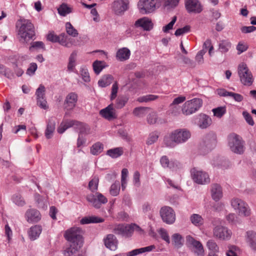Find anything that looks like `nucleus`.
Wrapping results in <instances>:
<instances>
[{"label": "nucleus", "mask_w": 256, "mask_h": 256, "mask_svg": "<svg viewBox=\"0 0 256 256\" xmlns=\"http://www.w3.org/2000/svg\"><path fill=\"white\" fill-rule=\"evenodd\" d=\"M64 237L68 242V246L64 250V256H78V251L82 246V230L78 227H72L66 230Z\"/></svg>", "instance_id": "1"}, {"label": "nucleus", "mask_w": 256, "mask_h": 256, "mask_svg": "<svg viewBox=\"0 0 256 256\" xmlns=\"http://www.w3.org/2000/svg\"><path fill=\"white\" fill-rule=\"evenodd\" d=\"M16 31L17 38L21 44H28L30 40L36 38L34 26L29 20H18L16 23Z\"/></svg>", "instance_id": "2"}, {"label": "nucleus", "mask_w": 256, "mask_h": 256, "mask_svg": "<svg viewBox=\"0 0 256 256\" xmlns=\"http://www.w3.org/2000/svg\"><path fill=\"white\" fill-rule=\"evenodd\" d=\"M190 133L184 129L174 130L164 138V144L167 147L174 148L176 144L186 142L190 137Z\"/></svg>", "instance_id": "3"}, {"label": "nucleus", "mask_w": 256, "mask_h": 256, "mask_svg": "<svg viewBox=\"0 0 256 256\" xmlns=\"http://www.w3.org/2000/svg\"><path fill=\"white\" fill-rule=\"evenodd\" d=\"M228 144L230 150L236 154H242L244 152V142L242 138L236 134L228 136Z\"/></svg>", "instance_id": "4"}, {"label": "nucleus", "mask_w": 256, "mask_h": 256, "mask_svg": "<svg viewBox=\"0 0 256 256\" xmlns=\"http://www.w3.org/2000/svg\"><path fill=\"white\" fill-rule=\"evenodd\" d=\"M231 206L238 211L239 216L244 217H248L251 214V210L248 204L244 200L234 198L230 200Z\"/></svg>", "instance_id": "5"}, {"label": "nucleus", "mask_w": 256, "mask_h": 256, "mask_svg": "<svg viewBox=\"0 0 256 256\" xmlns=\"http://www.w3.org/2000/svg\"><path fill=\"white\" fill-rule=\"evenodd\" d=\"M238 72L242 84L246 86L252 85L254 82L253 76L246 64L242 62L239 64Z\"/></svg>", "instance_id": "6"}, {"label": "nucleus", "mask_w": 256, "mask_h": 256, "mask_svg": "<svg viewBox=\"0 0 256 256\" xmlns=\"http://www.w3.org/2000/svg\"><path fill=\"white\" fill-rule=\"evenodd\" d=\"M202 100L199 98H194L186 101L182 106V112L188 116L197 112L202 106Z\"/></svg>", "instance_id": "7"}, {"label": "nucleus", "mask_w": 256, "mask_h": 256, "mask_svg": "<svg viewBox=\"0 0 256 256\" xmlns=\"http://www.w3.org/2000/svg\"><path fill=\"white\" fill-rule=\"evenodd\" d=\"M162 221L168 224H172L176 220V214L174 210L168 206H164L160 210Z\"/></svg>", "instance_id": "8"}, {"label": "nucleus", "mask_w": 256, "mask_h": 256, "mask_svg": "<svg viewBox=\"0 0 256 256\" xmlns=\"http://www.w3.org/2000/svg\"><path fill=\"white\" fill-rule=\"evenodd\" d=\"M86 200L96 208H100L102 204L108 202L107 198L102 194L98 192H96L94 194H88L86 196Z\"/></svg>", "instance_id": "9"}, {"label": "nucleus", "mask_w": 256, "mask_h": 256, "mask_svg": "<svg viewBox=\"0 0 256 256\" xmlns=\"http://www.w3.org/2000/svg\"><path fill=\"white\" fill-rule=\"evenodd\" d=\"M190 172L192 178L195 182L202 184L210 182V179L206 172L198 170L195 168H192Z\"/></svg>", "instance_id": "10"}, {"label": "nucleus", "mask_w": 256, "mask_h": 256, "mask_svg": "<svg viewBox=\"0 0 256 256\" xmlns=\"http://www.w3.org/2000/svg\"><path fill=\"white\" fill-rule=\"evenodd\" d=\"M186 244L188 246H192L194 250V252L196 256H204V249L202 243L196 240L191 236H186Z\"/></svg>", "instance_id": "11"}, {"label": "nucleus", "mask_w": 256, "mask_h": 256, "mask_svg": "<svg viewBox=\"0 0 256 256\" xmlns=\"http://www.w3.org/2000/svg\"><path fill=\"white\" fill-rule=\"evenodd\" d=\"M46 88L44 86L40 84L36 92L37 104L42 108L47 110L48 108L45 96Z\"/></svg>", "instance_id": "12"}, {"label": "nucleus", "mask_w": 256, "mask_h": 256, "mask_svg": "<svg viewBox=\"0 0 256 256\" xmlns=\"http://www.w3.org/2000/svg\"><path fill=\"white\" fill-rule=\"evenodd\" d=\"M156 4L154 0H140L138 6L140 12L146 14L154 11Z\"/></svg>", "instance_id": "13"}, {"label": "nucleus", "mask_w": 256, "mask_h": 256, "mask_svg": "<svg viewBox=\"0 0 256 256\" xmlns=\"http://www.w3.org/2000/svg\"><path fill=\"white\" fill-rule=\"evenodd\" d=\"M232 234L230 230L223 226H217L214 229V236L220 240H229L231 238Z\"/></svg>", "instance_id": "14"}, {"label": "nucleus", "mask_w": 256, "mask_h": 256, "mask_svg": "<svg viewBox=\"0 0 256 256\" xmlns=\"http://www.w3.org/2000/svg\"><path fill=\"white\" fill-rule=\"evenodd\" d=\"M99 114L102 117L108 120L117 118L116 110L114 108L113 104H110L106 108L100 110Z\"/></svg>", "instance_id": "15"}, {"label": "nucleus", "mask_w": 256, "mask_h": 256, "mask_svg": "<svg viewBox=\"0 0 256 256\" xmlns=\"http://www.w3.org/2000/svg\"><path fill=\"white\" fill-rule=\"evenodd\" d=\"M113 232L116 234L129 237L132 234V228L130 224H119L114 226Z\"/></svg>", "instance_id": "16"}, {"label": "nucleus", "mask_w": 256, "mask_h": 256, "mask_svg": "<svg viewBox=\"0 0 256 256\" xmlns=\"http://www.w3.org/2000/svg\"><path fill=\"white\" fill-rule=\"evenodd\" d=\"M244 240L250 250L256 252V232L252 230L246 231L244 235Z\"/></svg>", "instance_id": "17"}, {"label": "nucleus", "mask_w": 256, "mask_h": 256, "mask_svg": "<svg viewBox=\"0 0 256 256\" xmlns=\"http://www.w3.org/2000/svg\"><path fill=\"white\" fill-rule=\"evenodd\" d=\"M128 0H116L112 4V9L116 14H123L128 9Z\"/></svg>", "instance_id": "18"}, {"label": "nucleus", "mask_w": 256, "mask_h": 256, "mask_svg": "<svg viewBox=\"0 0 256 256\" xmlns=\"http://www.w3.org/2000/svg\"><path fill=\"white\" fill-rule=\"evenodd\" d=\"M25 217L29 223L37 222L41 219V214L38 210L34 208H30L26 210Z\"/></svg>", "instance_id": "19"}, {"label": "nucleus", "mask_w": 256, "mask_h": 256, "mask_svg": "<svg viewBox=\"0 0 256 256\" xmlns=\"http://www.w3.org/2000/svg\"><path fill=\"white\" fill-rule=\"evenodd\" d=\"M185 4L188 12L200 13L202 11V6L198 0H186Z\"/></svg>", "instance_id": "20"}, {"label": "nucleus", "mask_w": 256, "mask_h": 256, "mask_svg": "<svg viewBox=\"0 0 256 256\" xmlns=\"http://www.w3.org/2000/svg\"><path fill=\"white\" fill-rule=\"evenodd\" d=\"M134 26L136 28H141L144 30L149 31L153 28L152 21L146 17L138 19L136 21Z\"/></svg>", "instance_id": "21"}, {"label": "nucleus", "mask_w": 256, "mask_h": 256, "mask_svg": "<svg viewBox=\"0 0 256 256\" xmlns=\"http://www.w3.org/2000/svg\"><path fill=\"white\" fill-rule=\"evenodd\" d=\"M78 102V95L75 92L68 94L64 100V106L68 110H72Z\"/></svg>", "instance_id": "22"}, {"label": "nucleus", "mask_w": 256, "mask_h": 256, "mask_svg": "<svg viewBox=\"0 0 256 256\" xmlns=\"http://www.w3.org/2000/svg\"><path fill=\"white\" fill-rule=\"evenodd\" d=\"M211 196L216 202H218L223 196L221 186L218 184H214L211 186Z\"/></svg>", "instance_id": "23"}, {"label": "nucleus", "mask_w": 256, "mask_h": 256, "mask_svg": "<svg viewBox=\"0 0 256 256\" xmlns=\"http://www.w3.org/2000/svg\"><path fill=\"white\" fill-rule=\"evenodd\" d=\"M160 162L162 167L169 168L172 170H176L178 165V162L176 160H170L166 156H164L160 158Z\"/></svg>", "instance_id": "24"}, {"label": "nucleus", "mask_w": 256, "mask_h": 256, "mask_svg": "<svg viewBox=\"0 0 256 256\" xmlns=\"http://www.w3.org/2000/svg\"><path fill=\"white\" fill-rule=\"evenodd\" d=\"M104 242L106 246L110 250H115L117 248L118 240L114 234H108Z\"/></svg>", "instance_id": "25"}, {"label": "nucleus", "mask_w": 256, "mask_h": 256, "mask_svg": "<svg viewBox=\"0 0 256 256\" xmlns=\"http://www.w3.org/2000/svg\"><path fill=\"white\" fill-rule=\"evenodd\" d=\"M42 231V226L35 225L32 226L28 232V236L30 240H34L38 238Z\"/></svg>", "instance_id": "26"}, {"label": "nucleus", "mask_w": 256, "mask_h": 256, "mask_svg": "<svg viewBox=\"0 0 256 256\" xmlns=\"http://www.w3.org/2000/svg\"><path fill=\"white\" fill-rule=\"evenodd\" d=\"M212 124L211 118L205 114H200L199 115L198 125L201 128H206Z\"/></svg>", "instance_id": "27"}, {"label": "nucleus", "mask_w": 256, "mask_h": 256, "mask_svg": "<svg viewBox=\"0 0 256 256\" xmlns=\"http://www.w3.org/2000/svg\"><path fill=\"white\" fill-rule=\"evenodd\" d=\"M130 50L126 48H122L118 50L116 57L120 61H124L130 58Z\"/></svg>", "instance_id": "28"}, {"label": "nucleus", "mask_w": 256, "mask_h": 256, "mask_svg": "<svg viewBox=\"0 0 256 256\" xmlns=\"http://www.w3.org/2000/svg\"><path fill=\"white\" fill-rule=\"evenodd\" d=\"M56 122L54 118H51L48 120L45 132L46 137L48 139L50 138L55 130Z\"/></svg>", "instance_id": "29"}, {"label": "nucleus", "mask_w": 256, "mask_h": 256, "mask_svg": "<svg viewBox=\"0 0 256 256\" xmlns=\"http://www.w3.org/2000/svg\"><path fill=\"white\" fill-rule=\"evenodd\" d=\"M70 122L72 127H74L80 134L86 133V130L88 129L87 124L75 120H70Z\"/></svg>", "instance_id": "30"}, {"label": "nucleus", "mask_w": 256, "mask_h": 256, "mask_svg": "<svg viewBox=\"0 0 256 256\" xmlns=\"http://www.w3.org/2000/svg\"><path fill=\"white\" fill-rule=\"evenodd\" d=\"M154 248L155 246L154 245H151L148 246L135 249L128 252V256H135L145 252H151Z\"/></svg>", "instance_id": "31"}, {"label": "nucleus", "mask_w": 256, "mask_h": 256, "mask_svg": "<svg viewBox=\"0 0 256 256\" xmlns=\"http://www.w3.org/2000/svg\"><path fill=\"white\" fill-rule=\"evenodd\" d=\"M123 154L124 149L122 147L111 148L106 152V154L113 158H118L122 156Z\"/></svg>", "instance_id": "32"}, {"label": "nucleus", "mask_w": 256, "mask_h": 256, "mask_svg": "<svg viewBox=\"0 0 256 256\" xmlns=\"http://www.w3.org/2000/svg\"><path fill=\"white\" fill-rule=\"evenodd\" d=\"M104 221V220L102 218L96 216H92L83 218L80 220V222L82 224H85L90 223H100Z\"/></svg>", "instance_id": "33"}, {"label": "nucleus", "mask_w": 256, "mask_h": 256, "mask_svg": "<svg viewBox=\"0 0 256 256\" xmlns=\"http://www.w3.org/2000/svg\"><path fill=\"white\" fill-rule=\"evenodd\" d=\"M129 98L126 96H119L115 102V108L117 109L123 108L128 102Z\"/></svg>", "instance_id": "34"}, {"label": "nucleus", "mask_w": 256, "mask_h": 256, "mask_svg": "<svg viewBox=\"0 0 256 256\" xmlns=\"http://www.w3.org/2000/svg\"><path fill=\"white\" fill-rule=\"evenodd\" d=\"M77 56V52L76 51H74L70 55L68 58V70L71 72H73L76 66V59Z\"/></svg>", "instance_id": "35"}, {"label": "nucleus", "mask_w": 256, "mask_h": 256, "mask_svg": "<svg viewBox=\"0 0 256 256\" xmlns=\"http://www.w3.org/2000/svg\"><path fill=\"white\" fill-rule=\"evenodd\" d=\"M113 77L112 76L108 74L104 76L98 82V84L100 86L104 88L106 87L112 82Z\"/></svg>", "instance_id": "36"}, {"label": "nucleus", "mask_w": 256, "mask_h": 256, "mask_svg": "<svg viewBox=\"0 0 256 256\" xmlns=\"http://www.w3.org/2000/svg\"><path fill=\"white\" fill-rule=\"evenodd\" d=\"M98 177L96 176H93L88 183V188L92 192H94L98 190Z\"/></svg>", "instance_id": "37"}, {"label": "nucleus", "mask_w": 256, "mask_h": 256, "mask_svg": "<svg viewBox=\"0 0 256 256\" xmlns=\"http://www.w3.org/2000/svg\"><path fill=\"white\" fill-rule=\"evenodd\" d=\"M58 14L64 16L72 12V8L67 4L63 3L58 8Z\"/></svg>", "instance_id": "38"}, {"label": "nucleus", "mask_w": 256, "mask_h": 256, "mask_svg": "<svg viewBox=\"0 0 256 256\" xmlns=\"http://www.w3.org/2000/svg\"><path fill=\"white\" fill-rule=\"evenodd\" d=\"M12 200L18 206H23L26 204V202L22 196L18 194H14L12 196Z\"/></svg>", "instance_id": "39"}, {"label": "nucleus", "mask_w": 256, "mask_h": 256, "mask_svg": "<svg viewBox=\"0 0 256 256\" xmlns=\"http://www.w3.org/2000/svg\"><path fill=\"white\" fill-rule=\"evenodd\" d=\"M104 149V145L100 142L94 144L90 148V152L93 155H98L101 153Z\"/></svg>", "instance_id": "40"}, {"label": "nucleus", "mask_w": 256, "mask_h": 256, "mask_svg": "<svg viewBox=\"0 0 256 256\" xmlns=\"http://www.w3.org/2000/svg\"><path fill=\"white\" fill-rule=\"evenodd\" d=\"M69 39L70 38H68V36L64 33H62L58 36L57 42L62 46L66 47H70L72 45V44L68 42Z\"/></svg>", "instance_id": "41"}, {"label": "nucleus", "mask_w": 256, "mask_h": 256, "mask_svg": "<svg viewBox=\"0 0 256 256\" xmlns=\"http://www.w3.org/2000/svg\"><path fill=\"white\" fill-rule=\"evenodd\" d=\"M172 242L176 248H180L183 244L182 237L179 234H174L172 236Z\"/></svg>", "instance_id": "42"}, {"label": "nucleus", "mask_w": 256, "mask_h": 256, "mask_svg": "<svg viewBox=\"0 0 256 256\" xmlns=\"http://www.w3.org/2000/svg\"><path fill=\"white\" fill-rule=\"evenodd\" d=\"M70 120H63L62 122L58 128V132L59 134L64 133L68 128H71Z\"/></svg>", "instance_id": "43"}, {"label": "nucleus", "mask_w": 256, "mask_h": 256, "mask_svg": "<svg viewBox=\"0 0 256 256\" xmlns=\"http://www.w3.org/2000/svg\"><path fill=\"white\" fill-rule=\"evenodd\" d=\"M226 252V256H238L241 252L240 248L236 246H229Z\"/></svg>", "instance_id": "44"}, {"label": "nucleus", "mask_w": 256, "mask_h": 256, "mask_svg": "<svg viewBox=\"0 0 256 256\" xmlns=\"http://www.w3.org/2000/svg\"><path fill=\"white\" fill-rule=\"evenodd\" d=\"M190 220L195 226H201L204 222L203 218L198 214H192L190 217Z\"/></svg>", "instance_id": "45"}, {"label": "nucleus", "mask_w": 256, "mask_h": 256, "mask_svg": "<svg viewBox=\"0 0 256 256\" xmlns=\"http://www.w3.org/2000/svg\"><path fill=\"white\" fill-rule=\"evenodd\" d=\"M231 48V43L228 40H222L219 44V50L222 53L228 52Z\"/></svg>", "instance_id": "46"}, {"label": "nucleus", "mask_w": 256, "mask_h": 256, "mask_svg": "<svg viewBox=\"0 0 256 256\" xmlns=\"http://www.w3.org/2000/svg\"><path fill=\"white\" fill-rule=\"evenodd\" d=\"M150 110L148 107H137L134 110L133 114L136 116L142 117L146 114V110Z\"/></svg>", "instance_id": "47"}, {"label": "nucleus", "mask_w": 256, "mask_h": 256, "mask_svg": "<svg viewBox=\"0 0 256 256\" xmlns=\"http://www.w3.org/2000/svg\"><path fill=\"white\" fill-rule=\"evenodd\" d=\"M104 62L102 61L96 60L92 64L93 69L94 72L98 74L104 68Z\"/></svg>", "instance_id": "48"}, {"label": "nucleus", "mask_w": 256, "mask_h": 256, "mask_svg": "<svg viewBox=\"0 0 256 256\" xmlns=\"http://www.w3.org/2000/svg\"><path fill=\"white\" fill-rule=\"evenodd\" d=\"M66 30L67 34L73 37H76L78 36V32L75 29L72 24L70 22H67L66 24Z\"/></svg>", "instance_id": "49"}, {"label": "nucleus", "mask_w": 256, "mask_h": 256, "mask_svg": "<svg viewBox=\"0 0 256 256\" xmlns=\"http://www.w3.org/2000/svg\"><path fill=\"white\" fill-rule=\"evenodd\" d=\"M120 190V182H116L110 186V193L112 196H116L119 194Z\"/></svg>", "instance_id": "50"}, {"label": "nucleus", "mask_w": 256, "mask_h": 256, "mask_svg": "<svg viewBox=\"0 0 256 256\" xmlns=\"http://www.w3.org/2000/svg\"><path fill=\"white\" fill-rule=\"evenodd\" d=\"M42 49L45 50V45L42 42L37 41L34 42L30 44V46L29 48V50L30 51L34 50Z\"/></svg>", "instance_id": "51"}, {"label": "nucleus", "mask_w": 256, "mask_h": 256, "mask_svg": "<svg viewBox=\"0 0 256 256\" xmlns=\"http://www.w3.org/2000/svg\"><path fill=\"white\" fill-rule=\"evenodd\" d=\"M158 96L154 94H148L145 96L140 97L138 98L137 100L140 102H148L149 101L154 100H156Z\"/></svg>", "instance_id": "52"}, {"label": "nucleus", "mask_w": 256, "mask_h": 256, "mask_svg": "<svg viewBox=\"0 0 256 256\" xmlns=\"http://www.w3.org/2000/svg\"><path fill=\"white\" fill-rule=\"evenodd\" d=\"M158 138V134L156 132H151L148 138L146 140V144L150 145L156 142Z\"/></svg>", "instance_id": "53"}, {"label": "nucleus", "mask_w": 256, "mask_h": 256, "mask_svg": "<svg viewBox=\"0 0 256 256\" xmlns=\"http://www.w3.org/2000/svg\"><path fill=\"white\" fill-rule=\"evenodd\" d=\"M80 74L84 82H88L90 81V76L87 68L84 67H82L80 69Z\"/></svg>", "instance_id": "54"}, {"label": "nucleus", "mask_w": 256, "mask_h": 256, "mask_svg": "<svg viewBox=\"0 0 256 256\" xmlns=\"http://www.w3.org/2000/svg\"><path fill=\"white\" fill-rule=\"evenodd\" d=\"M208 248L214 252H218L219 248L214 240H210L206 243Z\"/></svg>", "instance_id": "55"}, {"label": "nucleus", "mask_w": 256, "mask_h": 256, "mask_svg": "<svg viewBox=\"0 0 256 256\" xmlns=\"http://www.w3.org/2000/svg\"><path fill=\"white\" fill-rule=\"evenodd\" d=\"M214 114L218 118H221L226 112V108L224 106L218 107L212 110Z\"/></svg>", "instance_id": "56"}, {"label": "nucleus", "mask_w": 256, "mask_h": 256, "mask_svg": "<svg viewBox=\"0 0 256 256\" xmlns=\"http://www.w3.org/2000/svg\"><path fill=\"white\" fill-rule=\"evenodd\" d=\"M158 232L163 240L166 241L168 244L170 243V237L166 230L164 228H160L158 230Z\"/></svg>", "instance_id": "57"}, {"label": "nucleus", "mask_w": 256, "mask_h": 256, "mask_svg": "<svg viewBox=\"0 0 256 256\" xmlns=\"http://www.w3.org/2000/svg\"><path fill=\"white\" fill-rule=\"evenodd\" d=\"M176 19V16H174L172 18V21L169 24H168L163 27L162 30L164 31V32H168L170 30L172 29L174 25L175 24Z\"/></svg>", "instance_id": "58"}, {"label": "nucleus", "mask_w": 256, "mask_h": 256, "mask_svg": "<svg viewBox=\"0 0 256 256\" xmlns=\"http://www.w3.org/2000/svg\"><path fill=\"white\" fill-rule=\"evenodd\" d=\"M208 49V53L210 56L212 52V51L214 50V47L212 44L211 40L209 39L206 40L204 43L203 44V49L205 50H207Z\"/></svg>", "instance_id": "59"}, {"label": "nucleus", "mask_w": 256, "mask_h": 256, "mask_svg": "<svg viewBox=\"0 0 256 256\" xmlns=\"http://www.w3.org/2000/svg\"><path fill=\"white\" fill-rule=\"evenodd\" d=\"M242 116L244 117L246 122L251 126L254 124V122L251 115L246 111L242 112Z\"/></svg>", "instance_id": "60"}, {"label": "nucleus", "mask_w": 256, "mask_h": 256, "mask_svg": "<svg viewBox=\"0 0 256 256\" xmlns=\"http://www.w3.org/2000/svg\"><path fill=\"white\" fill-rule=\"evenodd\" d=\"M190 30V26H186L182 28H180L177 29L174 33V34L176 36H180L188 32Z\"/></svg>", "instance_id": "61"}, {"label": "nucleus", "mask_w": 256, "mask_h": 256, "mask_svg": "<svg viewBox=\"0 0 256 256\" xmlns=\"http://www.w3.org/2000/svg\"><path fill=\"white\" fill-rule=\"evenodd\" d=\"M38 66L36 63L32 62L30 64L29 67L27 69L26 74L29 76H32L34 74L35 72L37 70Z\"/></svg>", "instance_id": "62"}, {"label": "nucleus", "mask_w": 256, "mask_h": 256, "mask_svg": "<svg viewBox=\"0 0 256 256\" xmlns=\"http://www.w3.org/2000/svg\"><path fill=\"white\" fill-rule=\"evenodd\" d=\"M248 49V46L244 42H240L236 46L238 54H240L242 52L246 51Z\"/></svg>", "instance_id": "63"}, {"label": "nucleus", "mask_w": 256, "mask_h": 256, "mask_svg": "<svg viewBox=\"0 0 256 256\" xmlns=\"http://www.w3.org/2000/svg\"><path fill=\"white\" fill-rule=\"evenodd\" d=\"M58 36L54 32H50L46 36L47 40L52 42H56L58 40Z\"/></svg>", "instance_id": "64"}]
</instances>
